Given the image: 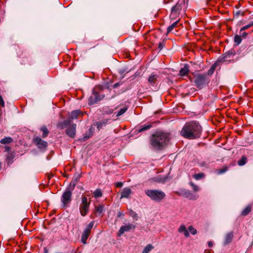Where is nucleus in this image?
<instances>
[{
	"instance_id": "obj_1",
	"label": "nucleus",
	"mask_w": 253,
	"mask_h": 253,
	"mask_svg": "<svg viewBox=\"0 0 253 253\" xmlns=\"http://www.w3.org/2000/svg\"><path fill=\"white\" fill-rule=\"evenodd\" d=\"M202 128L199 122L191 121L183 126L180 134L185 138L193 139L200 137Z\"/></svg>"
},
{
	"instance_id": "obj_2",
	"label": "nucleus",
	"mask_w": 253,
	"mask_h": 253,
	"mask_svg": "<svg viewBox=\"0 0 253 253\" xmlns=\"http://www.w3.org/2000/svg\"><path fill=\"white\" fill-rule=\"evenodd\" d=\"M169 140V133L157 131L153 134L151 138V144L154 148L160 150L168 144Z\"/></svg>"
},
{
	"instance_id": "obj_3",
	"label": "nucleus",
	"mask_w": 253,
	"mask_h": 253,
	"mask_svg": "<svg viewBox=\"0 0 253 253\" xmlns=\"http://www.w3.org/2000/svg\"><path fill=\"white\" fill-rule=\"evenodd\" d=\"M187 8V3L185 0H179L175 5L171 8V11L170 15V19L171 20L177 19L181 12H185Z\"/></svg>"
},
{
	"instance_id": "obj_4",
	"label": "nucleus",
	"mask_w": 253,
	"mask_h": 253,
	"mask_svg": "<svg viewBox=\"0 0 253 253\" xmlns=\"http://www.w3.org/2000/svg\"><path fill=\"white\" fill-rule=\"evenodd\" d=\"M105 95L103 93L101 89L98 87H94L92 90V94L88 100V104L92 105L97 103L104 98Z\"/></svg>"
},
{
	"instance_id": "obj_5",
	"label": "nucleus",
	"mask_w": 253,
	"mask_h": 253,
	"mask_svg": "<svg viewBox=\"0 0 253 253\" xmlns=\"http://www.w3.org/2000/svg\"><path fill=\"white\" fill-rule=\"evenodd\" d=\"M145 193L152 200L157 202L162 201L166 196L165 193L159 190L148 189Z\"/></svg>"
},
{
	"instance_id": "obj_6",
	"label": "nucleus",
	"mask_w": 253,
	"mask_h": 253,
	"mask_svg": "<svg viewBox=\"0 0 253 253\" xmlns=\"http://www.w3.org/2000/svg\"><path fill=\"white\" fill-rule=\"evenodd\" d=\"M75 185L70 186L66 188L61 197V202L63 206L66 208L72 200V191L74 189Z\"/></svg>"
},
{
	"instance_id": "obj_7",
	"label": "nucleus",
	"mask_w": 253,
	"mask_h": 253,
	"mask_svg": "<svg viewBox=\"0 0 253 253\" xmlns=\"http://www.w3.org/2000/svg\"><path fill=\"white\" fill-rule=\"evenodd\" d=\"M194 78V83L200 89L202 88L209 82L206 74H197Z\"/></svg>"
},
{
	"instance_id": "obj_8",
	"label": "nucleus",
	"mask_w": 253,
	"mask_h": 253,
	"mask_svg": "<svg viewBox=\"0 0 253 253\" xmlns=\"http://www.w3.org/2000/svg\"><path fill=\"white\" fill-rule=\"evenodd\" d=\"M90 202H88L87 199L85 196H83L81 198V203L80 205L79 210L81 214L83 216H85L88 211L90 205Z\"/></svg>"
},
{
	"instance_id": "obj_9",
	"label": "nucleus",
	"mask_w": 253,
	"mask_h": 253,
	"mask_svg": "<svg viewBox=\"0 0 253 253\" xmlns=\"http://www.w3.org/2000/svg\"><path fill=\"white\" fill-rule=\"evenodd\" d=\"M94 224V221H91L86 226V228L84 230L82 235V239L81 241L83 244H86V240L90 234V231L91 229L92 228L93 225Z\"/></svg>"
},
{
	"instance_id": "obj_10",
	"label": "nucleus",
	"mask_w": 253,
	"mask_h": 253,
	"mask_svg": "<svg viewBox=\"0 0 253 253\" xmlns=\"http://www.w3.org/2000/svg\"><path fill=\"white\" fill-rule=\"evenodd\" d=\"M34 142L37 147L40 149H45L47 146V142L43 140L39 137H36L34 138Z\"/></svg>"
},
{
	"instance_id": "obj_11",
	"label": "nucleus",
	"mask_w": 253,
	"mask_h": 253,
	"mask_svg": "<svg viewBox=\"0 0 253 253\" xmlns=\"http://www.w3.org/2000/svg\"><path fill=\"white\" fill-rule=\"evenodd\" d=\"M76 132V125L75 124H71L68 126L66 130V134L68 136L71 138H74L75 136Z\"/></svg>"
},
{
	"instance_id": "obj_12",
	"label": "nucleus",
	"mask_w": 253,
	"mask_h": 253,
	"mask_svg": "<svg viewBox=\"0 0 253 253\" xmlns=\"http://www.w3.org/2000/svg\"><path fill=\"white\" fill-rule=\"evenodd\" d=\"M136 226L135 225L131 223L122 226L119 230V234H123L125 232L129 231L131 230L134 229Z\"/></svg>"
},
{
	"instance_id": "obj_13",
	"label": "nucleus",
	"mask_w": 253,
	"mask_h": 253,
	"mask_svg": "<svg viewBox=\"0 0 253 253\" xmlns=\"http://www.w3.org/2000/svg\"><path fill=\"white\" fill-rule=\"evenodd\" d=\"M234 234L232 232L227 233L224 238L223 244L224 245H227L231 243L233 240Z\"/></svg>"
},
{
	"instance_id": "obj_14",
	"label": "nucleus",
	"mask_w": 253,
	"mask_h": 253,
	"mask_svg": "<svg viewBox=\"0 0 253 253\" xmlns=\"http://www.w3.org/2000/svg\"><path fill=\"white\" fill-rule=\"evenodd\" d=\"M184 196L190 200H196L197 197L194 195L189 190L184 189L181 191V193L180 194Z\"/></svg>"
},
{
	"instance_id": "obj_15",
	"label": "nucleus",
	"mask_w": 253,
	"mask_h": 253,
	"mask_svg": "<svg viewBox=\"0 0 253 253\" xmlns=\"http://www.w3.org/2000/svg\"><path fill=\"white\" fill-rule=\"evenodd\" d=\"M235 55V51L234 50L231 49L230 50L226 52H225L223 55V57L222 58L223 62L227 61L229 60V58L231 57H233Z\"/></svg>"
},
{
	"instance_id": "obj_16",
	"label": "nucleus",
	"mask_w": 253,
	"mask_h": 253,
	"mask_svg": "<svg viewBox=\"0 0 253 253\" xmlns=\"http://www.w3.org/2000/svg\"><path fill=\"white\" fill-rule=\"evenodd\" d=\"M159 76L157 74H152L148 78V82L152 85L154 86L157 82Z\"/></svg>"
},
{
	"instance_id": "obj_17",
	"label": "nucleus",
	"mask_w": 253,
	"mask_h": 253,
	"mask_svg": "<svg viewBox=\"0 0 253 253\" xmlns=\"http://www.w3.org/2000/svg\"><path fill=\"white\" fill-rule=\"evenodd\" d=\"M81 114V112L79 110H74L71 112V113L69 115L68 120L71 123L72 121L74 119H76L78 118V117Z\"/></svg>"
},
{
	"instance_id": "obj_18",
	"label": "nucleus",
	"mask_w": 253,
	"mask_h": 253,
	"mask_svg": "<svg viewBox=\"0 0 253 253\" xmlns=\"http://www.w3.org/2000/svg\"><path fill=\"white\" fill-rule=\"evenodd\" d=\"M178 232L180 233H183L185 237L189 236V233L188 230L186 229V226L184 224L181 225L178 229Z\"/></svg>"
},
{
	"instance_id": "obj_19",
	"label": "nucleus",
	"mask_w": 253,
	"mask_h": 253,
	"mask_svg": "<svg viewBox=\"0 0 253 253\" xmlns=\"http://www.w3.org/2000/svg\"><path fill=\"white\" fill-rule=\"evenodd\" d=\"M189 72V66L185 64L183 68H182L179 71V75L180 76H185L188 74Z\"/></svg>"
},
{
	"instance_id": "obj_20",
	"label": "nucleus",
	"mask_w": 253,
	"mask_h": 253,
	"mask_svg": "<svg viewBox=\"0 0 253 253\" xmlns=\"http://www.w3.org/2000/svg\"><path fill=\"white\" fill-rule=\"evenodd\" d=\"M70 124H71V122L68 119V120H65L63 122H59L57 124V127L61 129H63L64 128L68 126Z\"/></svg>"
},
{
	"instance_id": "obj_21",
	"label": "nucleus",
	"mask_w": 253,
	"mask_h": 253,
	"mask_svg": "<svg viewBox=\"0 0 253 253\" xmlns=\"http://www.w3.org/2000/svg\"><path fill=\"white\" fill-rule=\"evenodd\" d=\"M131 193V190L128 188H124L122 192L121 198H128Z\"/></svg>"
},
{
	"instance_id": "obj_22",
	"label": "nucleus",
	"mask_w": 253,
	"mask_h": 253,
	"mask_svg": "<svg viewBox=\"0 0 253 253\" xmlns=\"http://www.w3.org/2000/svg\"><path fill=\"white\" fill-rule=\"evenodd\" d=\"M109 122L108 119H104L101 121L98 122L96 123V126L98 130L102 128L103 127L105 126Z\"/></svg>"
},
{
	"instance_id": "obj_23",
	"label": "nucleus",
	"mask_w": 253,
	"mask_h": 253,
	"mask_svg": "<svg viewBox=\"0 0 253 253\" xmlns=\"http://www.w3.org/2000/svg\"><path fill=\"white\" fill-rule=\"evenodd\" d=\"M176 20L175 22L172 23L170 26L168 27L167 29V33H169L170 32H171L173 30V29L176 27L177 24L179 22V19H177Z\"/></svg>"
},
{
	"instance_id": "obj_24",
	"label": "nucleus",
	"mask_w": 253,
	"mask_h": 253,
	"mask_svg": "<svg viewBox=\"0 0 253 253\" xmlns=\"http://www.w3.org/2000/svg\"><path fill=\"white\" fill-rule=\"evenodd\" d=\"M252 210V206L251 205H248L246 207V208L243 210L242 211L241 214L243 216H246L248 215Z\"/></svg>"
},
{
	"instance_id": "obj_25",
	"label": "nucleus",
	"mask_w": 253,
	"mask_h": 253,
	"mask_svg": "<svg viewBox=\"0 0 253 253\" xmlns=\"http://www.w3.org/2000/svg\"><path fill=\"white\" fill-rule=\"evenodd\" d=\"M40 130L42 132V137L43 138L46 137L49 133V131L45 126L41 127Z\"/></svg>"
},
{
	"instance_id": "obj_26",
	"label": "nucleus",
	"mask_w": 253,
	"mask_h": 253,
	"mask_svg": "<svg viewBox=\"0 0 253 253\" xmlns=\"http://www.w3.org/2000/svg\"><path fill=\"white\" fill-rule=\"evenodd\" d=\"M13 139L10 137H6L3 139H1L0 141L1 144H8L12 142Z\"/></svg>"
},
{
	"instance_id": "obj_27",
	"label": "nucleus",
	"mask_w": 253,
	"mask_h": 253,
	"mask_svg": "<svg viewBox=\"0 0 253 253\" xmlns=\"http://www.w3.org/2000/svg\"><path fill=\"white\" fill-rule=\"evenodd\" d=\"M217 65V63H214L210 68V69L208 70L207 74L209 76H211V75H212L216 68Z\"/></svg>"
},
{
	"instance_id": "obj_28",
	"label": "nucleus",
	"mask_w": 253,
	"mask_h": 253,
	"mask_svg": "<svg viewBox=\"0 0 253 253\" xmlns=\"http://www.w3.org/2000/svg\"><path fill=\"white\" fill-rule=\"evenodd\" d=\"M93 196L95 198H100L102 196V192L100 189H97L93 193Z\"/></svg>"
},
{
	"instance_id": "obj_29",
	"label": "nucleus",
	"mask_w": 253,
	"mask_h": 253,
	"mask_svg": "<svg viewBox=\"0 0 253 253\" xmlns=\"http://www.w3.org/2000/svg\"><path fill=\"white\" fill-rule=\"evenodd\" d=\"M154 249V247L151 244L147 245L143 250L142 253H148Z\"/></svg>"
},
{
	"instance_id": "obj_30",
	"label": "nucleus",
	"mask_w": 253,
	"mask_h": 253,
	"mask_svg": "<svg viewBox=\"0 0 253 253\" xmlns=\"http://www.w3.org/2000/svg\"><path fill=\"white\" fill-rule=\"evenodd\" d=\"M205 175L204 173H199L193 175V178L196 180H200L203 178Z\"/></svg>"
},
{
	"instance_id": "obj_31",
	"label": "nucleus",
	"mask_w": 253,
	"mask_h": 253,
	"mask_svg": "<svg viewBox=\"0 0 253 253\" xmlns=\"http://www.w3.org/2000/svg\"><path fill=\"white\" fill-rule=\"evenodd\" d=\"M242 42V39L241 37L238 35H236L234 37V42L236 45H239Z\"/></svg>"
},
{
	"instance_id": "obj_32",
	"label": "nucleus",
	"mask_w": 253,
	"mask_h": 253,
	"mask_svg": "<svg viewBox=\"0 0 253 253\" xmlns=\"http://www.w3.org/2000/svg\"><path fill=\"white\" fill-rule=\"evenodd\" d=\"M247 158L245 156L242 157V158L238 161V164L240 166H243L246 163Z\"/></svg>"
},
{
	"instance_id": "obj_33",
	"label": "nucleus",
	"mask_w": 253,
	"mask_h": 253,
	"mask_svg": "<svg viewBox=\"0 0 253 253\" xmlns=\"http://www.w3.org/2000/svg\"><path fill=\"white\" fill-rule=\"evenodd\" d=\"M104 205H100L95 207V210L97 212H98L99 213H101L104 211Z\"/></svg>"
},
{
	"instance_id": "obj_34",
	"label": "nucleus",
	"mask_w": 253,
	"mask_h": 253,
	"mask_svg": "<svg viewBox=\"0 0 253 253\" xmlns=\"http://www.w3.org/2000/svg\"><path fill=\"white\" fill-rule=\"evenodd\" d=\"M151 127V125H144V126H141V127L139 129V132H142L144 130H148V129H150Z\"/></svg>"
},
{
	"instance_id": "obj_35",
	"label": "nucleus",
	"mask_w": 253,
	"mask_h": 253,
	"mask_svg": "<svg viewBox=\"0 0 253 253\" xmlns=\"http://www.w3.org/2000/svg\"><path fill=\"white\" fill-rule=\"evenodd\" d=\"M189 184L190 185V186L192 187L193 188V190L194 192H197L199 190V187L198 186H197V185L195 184L194 183H193L192 182H190L189 183Z\"/></svg>"
},
{
	"instance_id": "obj_36",
	"label": "nucleus",
	"mask_w": 253,
	"mask_h": 253,
	"mask_svg": "<svg viewBox=\"0 0 253 253\" xmlns=\"http://www.w3.org/2000/svg\"><path fill=\"white\" fill-rule=\"evenodd\" d=\"M188 231L190 232L192 235H195L197 233V230L194 228L192 226H190L188 227Z\"/></svg>"
},
{
	"instance_id": "obj_37",
	"label": "nucleus",
	"mask_w": 253,
	"mask_h": 253,
	"mask_svg": "<svg viewBox=\"0 0 253 253\" xmlns=\"http://www.w3.org/2000/svg\"><path fill=\"white\" fill-rule=\"evenodd\" d=\"M127 110V108L126 107H124L123 108H122L118 112V113L116 115V116L117 117H119L120 116H121L122 115H123L124 113H125L126 111Z\"/></svg>"
},
{
	"instance_id": "obj_38",
	"label": "nucleus",
	"mask_w": 253,
	"mask_h": 253,
	"mask_svg": "<svg viewBox=\"0 0 253 253\" xmlns=\"http://www.w3.org/2000/svg\"><path fill=\"white\" fill-rule=\"evenodd\" d=\"M129 215L131 217H132L133 219H134L135 220H137V218H138L137 214L135 212H134L132 211H131L129 213Z\"/></svg>"
},
{
	"instance_id": "obj_39",
	"label": "nucleus",
	"mask_w": 253,
	"mask_h": 253,
	"mask_svg": "<svg viewBox=\"0 0 253 253\" xmlns=\"http://www.w3.org/2000/svg\"><path fill=\"white\" fill-rule=\"evenodd\" d=\"M104 111L107 114H111L113 113L114 110L112 109H109L108 107L104 109Z\"/></svg>"
},
{
	"instance_id": "obj_40",
	"label": "nucleus",
	"mask_w": 253,
	"mask_h": 253,
	"mask_svg": "<svg viewBox=\"0 0 253 253\" xmlns=\"http://www.w3.org/2000/svg\"><path fill=\"white\" fill-rule=\"evenodd\" d=\"M88 132H89V134L87 136V133L86 134V135L85 136V138H89L91 136H92V128H90L88 130Z\"/></svg>"
},
{
	"instance_id": "obj_41",
	"label": "nucleus",
	"mask_w": 253,
	"mask_h": 253,
	"mask_svg": "<svg viewBox=\"0 0 253 253\" xmlns=\"http://www.w3.org/2000/svg\"><path fill=\"white\" fill-rule=\"evenodd\" d=\"M0 105L2 107H4L5 106L4 100H3L2 96L0 95Z\"/></svg>"
},
{
	"instance_id": "obj_42",
	"label": "nucleus",
	"mask_w": 253,
	"mask_h": 253,
	"mask_svg": "<svg viewBox=\"0 0 253 253\" xmlns=\"http://www.w3.org/2000/svg\"><path fill=\"white\" fill-rule=\"evenodd\" d=\"M250 27V25H246L245 26H244L243 27H242L241 29V32L244 31V30L247 29L248 28H249V27Z\"/></svg>"
},
{
	"instance_id": "obj_43",
	"label": "nucleus",
	"mask_w": 253,
	"mask_h": 253,
	"mask_svg": "<svg viewBox=\"0 0 253 253\" xmlns=\"http://www.w3.org/2000/svg\"><path fill=\"white\" fill-rule=\"evenodd\" d=\"M227 170V169L226 168H223L222 169H219L218 173L221 174L225 172Z\"/></svg>"
},
{
	"instance_id": "obj_44",
	"label": "nucleus",
	"mask_w": 253,
	"mask_h": 253,
	"mask_svg": "<svg viewBox=\"0 0 253 253\" xmlns=\"http://www.w3.org/2000/svg\"><path fill=\"white\" fill-rule=\"evenodd\" d=\"M116 186L117 187H122L123 186V183L122 182H117L116 184Z\"/></svg>"
},
{
	"instance_id": "obj_45",
	"label": "nucleus",
	"mask_w": 253,
	"mask_h": 253,
	"mask_svg": "<svg viewBox=\"0 0 253 253\" xmlns=\"http://www.w3.org/2000/svg\"><path fill=\"white\" fill-rule=\"evenodd\" d=\"M208 247L211 248L213 246V243L212 241H209L208 242Z\"/></svg>"
},
{
	"instance_id": "obj_46",
	"label": "nucleus",
	"mask_w": 253,
	"mask_h": 253,
	"mask_svg": "<svg viewBox=\"0 0 253 253\" xmlns=\"http://www.w3.org/2000/svg\"><path fill=\"white\" fill-rule=\"evenodd\" d=\"M240 34L242 37H246V35H247V33H246L245 32H243V31L242 32H240Z\"/></svg>"
},
{
	"instance_id": "obj_47",
	"label": "nucleus",
	"mask_w": 253,
	"mask_h": 253,
	"mask_svg": "<svg viewBox=\"0 0 253 253\" xmlns=\"http://www.w3.org/2000/svg\"><path fill=\"white\" fill-rule=\"evenodd\" d=\"M163 47V44L162 42H160L159 43V47L160 48V49H162Z\"/></svg>"
},
{
	"instance_id": "obj_48",
	"label": "nucleus",
	"mask_w": 253,
	"mask_h": 253,
	"mask_svg": "<svg viewBox=\"0 0 253 253\" xmlns=\"http://www.w3.org/2000/svg\"><path fill=\"white\" fill-rule=\"evenodd\" d=\"M2 115V110L1 108L0 107V116Z\"/></svg>"
},
{
	"instance_id": "obj_49",
	"label": "nucleus",
	"mask_w": 253,
	"mask_h": 253,
	"mask_svg": "<svg viewBox=\"0 0 253 253\" xmlns=\"http://www.w3.org/2000/svg\"><path fill=\"white\" fill-rule=\"evenodd\" d=\"M239 13H240V12H237V15H238Z\"/></svg>"
},
{
	"instance_id": "obj_50",
	"label": "nucleus",
	"mask_w": 253,
	"mask_h": 253,
	"mask_svg": "<svg viewBox=\"0 0 253 253\" xmlns=\"http://www.w3.org/2000/svg\"><path fill=\"white\" fill-rule=\"evenodd\" d=\"M121 215V214L120 213L119 215H118V216H120Z\"/></svg>"
},
{
	"instance_id": "obj_51",
	"label": "nucleus",
	"mask_w": 253,
	"mask_h": 253,
	"mask_svg": "<svg viewBox=\"0 0 253 253\" xmlns=\"http://www.w3.org/2000/svg\"><path fill=\"white\" fill-rule=\"evenodd\" d=\"M6 148H7V150L9 149V147H7Z\"/></svg>"
}]
</instances>
